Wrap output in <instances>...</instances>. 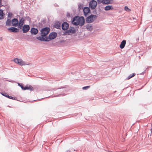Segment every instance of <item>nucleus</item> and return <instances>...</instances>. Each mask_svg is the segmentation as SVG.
Listing matches in <instances>:
<instances>
[{
	"label": "nucleus",
	"instance_id": "1",
	"mask_svg": "<svg viewBox=\"0 0 152 152\" xmlns=\"http://www.w3.org/2000/svg\"><path fill=\"white\" fill-rule=\"evenodd\" d=\"M50 28L48 27H45L42 28L40 30L41 35L36 37L38 40L41 41H44L47 37V35L49 33Z\"/></svg>",
	"mask_w": 152,
	"mask_h": 152
},
{
	"label": "nucleus",
	"instance_id": "22",
	"mask_svg": "<svg viewBox=\"0 0 152 152\" xmlns=\"http://www.w3.org/2000/svg\"><path fill=\"white\" fill-rule=\"evenodd\" d=\"M111 1H113L112 0H105L104 2V4H112L111 2Z\"/></svg>",
	"mask_w": 152,
	"mask_h": 152
},
{
	"label": "nucleus",
	"instance_id": "17",
	"mask_svg": "<svg viewBox=\"0 0 152 152\" xmlns=\"http://www.w3.org/2000/svg\"><path fill=\"white\" fill-rule=\"evenodd\" d=\"M113 8L112 5H107L104 7V9L106 11H108L110 10H113Z\"/></svg>",
	"mask_w": 152,
	"mask_h": 152
},
{
	"label": "nucleus",
	"instance_id": "29",
	"mask_svg": "<svg viewBox=\"0 0 152 152\" xmlns=\"http://www.w3.org/2000/svg\"><path fill=\"white\" fill-rule=\"evenodd\" d=\"M23 24H20L19 23H18V27L20 29H21L22 28H23Z\"/></svg>",
	"mask_w": 152,
	"mask_h": 152
},
{
	"label": "nucleus",
	"instance_id": "14",
	"mask_svg": "<svg viewBox=\"0 0 152 152\" xmlns=\"http://www.w3.org/2000/svg\"><path fill=\"white\" fill-rule=\"evenodd\" d=\"M69 35H71V34H74L76 33V30L73 27H70L69 30H67Z\"/></svg>",
	"mask_w": 152,
	"mask_h": 152
},
{
	"label": "nucleus",
	"instance_id": "7",
	"mask_svg": "<svg viewBox=\"0 0 152 152\" xmlns=\"http://www.w3.org/2000/svg\"><path fill=\"white\" fill-rule=\"evenodd\" d=\"M97 3L94 0H92L90 2L89 6L91 9H94L97 5Z\"/></svg>",
	"mask_w": 152,
	"mask_h": 152
},
{
	"label": "nucleus",
	"instance_id": "18",
	"mask_svg": "<svg viewBox=\"0 0 152 152\" xmlns=\"http://www.w3.org/2000/svg\"><path fill=\"white\" fill-rule=\"evenodd\" d=\"M61 23L59 22H56L54 24V27L57 29H60V28Z\"/></svg>",
	"mask_w": 152,
	"mask_h": 152
},
{
	"label": "nucleus",
	"instance_id": "27",
	"mask_svg": "<svg viewBox=\"0 0 152 152\" xmlns=\"http://www.w3.org/2000/svg\"><path fill=\"white\" fill-rule=\"evenodd\" d=\"M78 9L79 10H80L81 9H83V4H80L78 6Z\"/></svg>",
	"mask_w": 152,
	"mask_h": 152
},
{
	"label": "nucleus",
	"instance_id": "26",
	"mask_svg": "<svg viewBox=\"0 0 152 152\" xmlns=\"http://www.w3.org/2000/svg\"><path fill=\"white\" fill-rule=\"evenodd\" d=\"M1 94L3 96L8 98L9 95L5 92H2L1 93Z\"/></svg>",
	"mask_w": 152,
	"mask_h": 152
},
{
	"label": "nucleus",
	"instance_id": "3",
	"mask_svg": "<svg viewBox=\"0 0 152 152\" xmlns=\"http://www.w3.org/2000/svg\"><path fill=\"white\" fill-rule=\"evenodd\" d=\"M60 89V90L58 91V92L60 93L57 95L54 96L53 97H57L60 96H64L66 94L65 93L66 92V90L65 89V87H62L61 88H54L53 89V91H56L57 89Z\"/></svg>",
	"mask_w": 152,
	"mask_h": 152
},
{
	"label": "nucleus",
	"instance_id": "2",
	"mask_svg": "<svg viewBox=\"0 0 152 152\" xmlns=\"http://www.w3.org/2000/svg\"><path fill=\"white\" fill-rule=\"evenodd\" d=\"M72 23L75 26L79 25L80 26H83L85 23V19L83 16L79 17L75 16L73 19Z\"/></svg>",
	"mask_w": 152,
	"mask_h": 152
},
{
	"label": "nucleus",
	"instance_id": "8",
	"mask_svg": "<svg viewBox=\"0 0 152 152\" xmlns=\"http://www.w3.org/2000/svg\"><path fill=\"white\" fill-rule=\"evenodd\" d=\"M83 13L85 17H87L91 13L89 8L88 7H85L83 9Z\"/></svg>",
	"mask_w": 152,
	"mask_h": 152
},
{
	"label": "nucleus",
	"instance_id": "32",
	"mask_svg": "<svg viewBox=\"0 0 152 152\" xmlns=\"http://www.w3.org/2000/svg\"><path fill=\"white\" fill-rule=\"evenodd\" d=\"M64 35H67L68 34L69 35V34L68 31L67 30H66V31H65L64 33Z\"/></svg>",
	"mask_w": 152,
	"mask_h": 152
},
{
	"label": "nucleus",
	"instance_id": "12",
	"mask_svg": "<svg viewBox=\"0 0 152 152\" xmlns=\"http://www.w3.org/2000/svg\"><path fill=\"white\" fill-rule=\"evenodd\" d=\"M62 28L64 31L67 30L69 28V24L66 22H64L61 25Z\"/></svg>",
	"mask_w": 152,
	"mask_h": 152
},
{
	"label": "nucleus",
	"instance_id": "37",
	"mask_svg": "<svg viewBox=\"0 0 152 152\" xmlns=\"http://www.w3.org/2000/svg\"><path fill=\"white\" fill-rule=\"evenodd\" d=\"M54 6L55 7H58V5L56 4H54Z\"/></svg>",
	"mask_w": 152,
	"mask_h": 152
},
{
	"label": "nucleus",
	"instance_id": "35",
	"mask_svg": "<svg viewBox=\"0 0 152 152\" xmlns=\"http://www.w3.org/2000/svg\"><path fill=\"white\" fill-rule=\"evenodd\" d=\"M93 13L94 14H96L97 13V11L96 10H95L93 11Z\"/></svg>",
	"mask_w": 152,
	"mask_h": 152
},
{
	"label": "nucleus",
	"instance_id": "21",
	"mask_svg": "<svg viewBox=\"0 0 152 152\" xmlns=\"http://www.w3.org/2000/svg\"><path fill=\"white\" fill-rule=\"evenodd\" d=\"M136 75V74L135 73H133L130 74L129 76H128L127 78H126L127 80H129L131 78L133 77Z\"/></svg>",
	"mask_w": 152,
	"mask_h": 152
},
{
	"label": "nucleus",
	"instance_id": "28",
	"mask_svg": "<svg viewBox=\"0 0 152 152\" xmlns=\"http://www.w3.org/2000/svg\"><path fill=\"white\" fill-rule=\"evenodd\" d=\"M105 0H97L98 4L102 3L104 4V2Z\"/></svg>",
	"mask_w": 152,
	"mask_h": 152
},
{
	"label": "nucleus",
	"instance_id": "30",
	"mask_svg": "<svg viewBox=\"0 0 152 152\" xmlns=\"http://www.w3.org/2000/svg\"><path fill=\"white\" fill-rule=\"evenodd\" d=\"M90 87V86H87L83 87L82 89L83 90H86Z\"/></svg>",
	"mask_w": 152,
	"mask_h": 152
},
{
	"label": "nucleus",
	"instance_id": "39",
	"mask_svg": "<svg viewBox=\"0 0 152 152\" xmlns=\"http://www.w3.org/2000/svg\"><path fill=\"white\" fill-rule=\"evenodd\" d=\"M145 71H146V70H145V71H144V72H142V73L140 74H141V75H143V74H144L145 72Z\"/></svg>",
	"mask_w": 152,
	"mask_h": 152
},
{
	"label": "nucleus",
	"instance_id": "4",
	"mask_svg": "<svg viewBox=\"0 0 152 152\" xmlns=\"http://www.w3.org/2000/svg\"><path fill=\"white\" fill-rule=\"evenodd\" d=\"M57 33L56 32H52L50 33L48 37H46L45 40L44 41L45 42H49L51 40L54 39L57 36Z\"/></svg>",
	"mask_w": 152,
	"mask_h": 152
},
{
	"label": "nucleus",
	"instance_id": "33",
	"mask_svg": "<svg viewBox=\"0 0 152 152\" xmlns=\"http://www.w3.org/2000/svg\"><path fill=\"white\" fill-rule=\"evenodd\" d=\"M124 10L126 11H127V10H130L129 9L128 7L127 6H125V7Z\"/></svg>",
	"mask_w": 152,
	"mask_h": 152
},
{
	"label": "nucleus",
	"instance_id": "24",
	"mask_svg": "<svg viewBox=\"0 0 152 152\" xmlns=\"http://www.w3.org/2000/svg\"><path fill=\"white\" fill-rule=\"evenodd\" d=\"M86 28L88 31H91L92 29L93 28L92 26L89 25H87Z\"/></svg>",
	"mask_w": 152,
	"mask_h": 152
},
{
	"label": "nucleus",
	"instance_id": "41",
	"mask_svg": "<svg viewBox=\"0 0 152 152\" xmlns=\"http://www.w3.org/2000/svg\"><path fill=\"white\" fill-rule=\"evenodd\" d=\"M151 133L152 132V128H151Z\"/></svg>",
	"mask_w": 152,
	"mask_h": 152
},
{
	"label": "nucleus",
	"instance_id": "11",
	"mask_svg": "<svg viewBox=\"0 0 152 152\" xmlns=\"http://www.w3.org/2000/svg\"><path fill=\"white\" fill-rule=\"evenodd\" d=\"M30 32L32 35H36L38 33V30L37 28L33 27L31 29Z\"/></svg>",
	"mask_w": 152,
	"mask_h": 152
},
{
	"label": "nucleus",
	"instance_id": "31",
	"mask_svg": "<svg viewBox=\"0 0 152 152\" xmlns=\"http://www.w3.org/2000/svg\"><path fill=\"white\" fill-rule=\"evenodd\" d=\"M18 86H19L23 90L24 87L23 86V84H20V83H18Z\"/></svg>",
	"mask_w": 152,
	"mask_h": 152
},
{
	"label": "nucleus",
	"instance_id": "25",
	"mask_svg": "<svg viewBox=\"0 0 152 152\" xmlns=\"http://www.w3.org/2000/svg\"><path fill=\"white\" fill-rule=\"evenodd\" d=\"M12 14L10 12H9L7 14V18L10 19L12 18Z\"/></svg>",
	"mask_w": 152,
	"mask_h": 152
},
{
	"label": "nucleus",
	"instance_id": "34",
	"mask_svg": "<svg viewBox=\"0 0 152 152\" xmlns=\"http://www.w3.org/2000/svg\"><path fill=\"white\" fill-rule=\"evenodd\" d=\"M8 98H9V99H15V97H12V96H10L9 95L8 96Z\"/></svg>",
	"mask_w": 152,
	"mask_h": 152
},
{
	"label": "nucleus",
	"instance_id": "13",
	"mask_svg": "<svg viewBox=\"0 0 152 152\" xmlns=\"http://www.w3.org/2000/svg\"><path fill=\"white\" fill-rule=\"evenodd\" d=\"M8 30L10 32L14 33L18 32L19 31V29L18 28L13 27L9 28Z\"/></svg>",
	"mask_w": 152,
	"mask_h": 152
},
{
	"label": "nucleus",
	"instance_id": "23",
	"mask_svg": "<svg viewBox=\"0 0 152 152\" xmlns=\"http://www.w3.org/2000/svg\"><path fill=\"white\" fill-rule=\"evenodd\" d=\"M24 23V20L23 18L22 17L20 19L19 23L20 24H23Z\"/></svg>",
	"mask_w": 152,
	"mask_h": 152
},
{
	"label": "nucleus",
	"instance_id": "20",
	"mask_svg": "<svg viewBox=\"0 0 152 152\" xmlns=\"http://www.w3.org/2000/svg\"><path fill=\"white\" fill-rule=\"evenodd\" d=\"M11 21L10 19L7 18L6 22V26H10L11 24Z\"/></svg>",
	"mask_w": 152,
	"mask_h": 152
},
{
	"label": "nucleus",
	"instance_id": "16",
	"mask_svg": "<svg viewBox=\"0 0 152 152\" xmlns=\"http://www.w3.org/2000/svg\"><path fill=\"white\" fill-rule=\"evenodd\" d=\"M29 90L31 91H33L34 88L32 86L30 85H29L28 86H27L24 87L23 90Z\"/></svg>",
	"mask_w": 152,
	"mask_h": 152
},
{
	"label": "nucleus",
	"instance_id": "36",
	"mask_svg": "<svg viewBox=\"0 0 152 152\" xmlns=\"http://www.w3.org/2000/svg\"><path fill=\"white\" fill-rule=\"evenodd\" d=\"M66 16L67 17H70V14L69 13H67L66 14Z\"/></svg>",
	"mask_w": 152,
	"mask_h": 152
},
{
	"label": "nucleus",
	"instance_id": "38",
	"mask_svg": "<svg viewBox=\"0 0 152 152\" xmlns=\"http://www.w3.org/2000/svg\"><path fill=\"white\" fill-rule=\"evenodd\" d=\"M65 152H72L70 150H67Z\"/></svg>",
	"mask_w": 152,
	"mask_h": 152
},
{
	"label": "nucleus",
	"instance_id": "6",
	"mask_svg": "<svg viewBox=\"0 0 152 152\" xmlns=\"http://www.w3.org/2000/svg\"><path fill=\"white\" fill-rule=\"evenodd\" d=\"M14 61L16 64H18L20 66H23L25 65H29V64H27L21 59L18 58H15L14 59Z\"/></svg>",
	"mask_w": 152,
	"mask_h": 152
},
{
	"label": "nucleus",
	"instance_id": "40",
	"mask_svg": "<svg viewBox=\"0 0 152 152\" xmlns=\"http://www.w3.org/2000/svg\"><path fill=\"white\" fill-rule=\"evenodd\" d=\"M1 0H0V7H1Z\"/></svg>",
	"mask_w": 152,
	"mask_h": 152
},
{
	"label": "nucleus",
	"instance_id": "9",
	"mask_svg": "<svg viewBox=\"0 0 152 152\" xmlns=\"http://www.w3.org/2000/svg\"><path fill=\"white\" fill-rule=\"evenodd\" d=\"M30 29V27L29 25L24 24L23 26L22 31L23 33H26Z\"/></svg>",
	"mask_w": 152,
	"mask_h": 152
},
{
	"label": "nucleus",
	"instance_id": "10",
	"mask_svg": "<svg viewBox=\"0 0 152 152\" xmlns=\"http://www.w3.org/2000/svg\"><path fill=\"white\" fill-rule=\"evenodd\" d=\"M11 23L13 26L17 27L19 21L17 18H14L12 20Z\"/></svg>",
	"mask_w": 152,
	"mask_h": 152
},
{
	"label": "nucleus",
	"instance_id": "42",
	"mask_svg": "<svg viewBox=\"0 0 152 152\" xmlns=\"http://www.w3.org/2000/svg\"><path fill=\"white\" fill-rule=\"evenodd\" d=\"M1 38L0 39V40H1Z\"/></svg>",
	"mask_w": 152,
	"mask_h": 152
},
{
	"label": "nucleus",
	"instance_id": "5",
	"mask_svg": "<svg viewBox=\"0 0 152 152\" xmlns=\"http://www.w3.org/2000/svg\"><path fill=\"white\" fill-rule=\"evenodd\" d=\"M97 17V16L96 15L91 14L86 18V22L88 23H91L96 19Z\"/></svg>",
	"mask_w": 152,
	"mask_h": 152
},
{
	"label": "nucleus",
	"instance_id": "15",
	"mask_svg": "<svg viewBox=\"0 0 152 152\" xmlns=\"http://www.w3.org/2000/svg\"><path fill=\"white\" fill-rule=\"evenodd\" d=\"M126 43V41L125 40H123L121 42L120 45V47L121 49H123L124 48Z\"/></svg>",
	"mask_w": 152,
	"mask_h": 152
},
{
	"label": "nucleus",
	"instance_id": "19",
	"mask_svg": "<svg viewBox=\"0 0 152 152\" xmlns=\"http://www.w3.org/2000/svg\"><path fill=\"white\" fill-rule=\"evenodd\" d=\"M4 14L3 13V10L0 9V20L4 18Z\"/></svg>",
	"mask_w": 152,
	"mask_h": 152
}]
</instances>
